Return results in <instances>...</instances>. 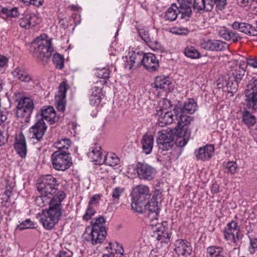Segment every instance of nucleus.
Masks as SVG:
<instances>
[{
  "instance_id": "obj_62",
  "label": "nucleus",
  "mask_w": 257,
  "mask_h": 257,
  "mask_svg": "<svg viewBox=\"0 0 257 257\" xmlns=\"http://www.w3.org/2000/svg\"><path fill=\"white\" fill-rule=\"evenodd\" d=\"M245 91H249V93L257 92V80H254L247 85V88Z\"/></svg>"
},
{
  "instance_id": "obj_29",
  "label": "nucleus",
  "mask_w": 257,
  "mask_h": 257,
  "mask_svg": "<svg viewBox=\"0 0 257 257\" xmlns=\"http://www.w3.org/2000/svg\"><path fill=\"white\" fill-rule=\"evenodd\" d=\"M141 143L143 152L147 155L151 154L154 146L153 136L150 134H145Z\"/></svg>"
},
{
  "instance_id": "obj_60",
  "label": "nucleus",
  "mask_w": 257,
  "mask_h": 257,
  "mask_svg": "<svg viewBox=\"0 0 257 257\" xmlns=\"http://www.w3.org/2000/svg\"><path fill=\"white\" fill-rule=\"evenodd\" d=\"M213 1V5H216V8L217 10L221 11L222 10L225 5H226V0H211Z\"/></svg>"
},
{
  "instance_id": "obj_18",
  "label": "nucleus",
  "mask_w": 257,
  "mask_h": 257,
  "mask_svg": "<svg viewBox=\"0 0 257 257\" xmlns=\"http://www.w3.org/2000/svg\"><path fill=\"white\" fill-rule=\"evenodd\" d=\"M176 113L175 120L177 122L178 130L187 128L185 126L191 123L193 120L192 117L189 114L184 112L178 106H176Z\"/></svg>"
},
{
  "instance_id": "obj_47",
  "label": "nucleus",
  "mask_w": 257,
  "mask_h": 257,
  "mask_svg": "<svg viewBox=\"0 0 257 257\" xmlns=\"http://www.w3.org/2000/svg\"><path fill=\"white\" fill-rule=\"evenodd\" d=\"M96 212V208H93L87 206L85 211L82 217L83 220L87 221L90 220L95 214Z\"/></svg>"
},
{
  "instance_id": "obj_7",
  "label": "nucleus",
  "mask_w": 257,
  "mask_h": 257,
  "mask_svg": "<svg viewBox=\"0 0 257 257\" xmlns=\"http://www.w3.org/2000/svg\"><path fill=\"white\" fill-rule=\"evenodd\" d=\"M222 233L228 244L234 246H237L239 239L240 228L236 222L232 220L227 223Z\"/></svg>"
},
{
  "instance_id": "obj_6",
  "label": "nucleus",
  "mask_w": 257,
  "mask_h": 257,
  "mask_svg": "<svg viewBox=\"0 0 257 257\" xmlns=\"http://www.w3.org/2000/svg\"><path fill=\"white\" fill-rule=\"evenodd\" d=\"M53 167L56 170L64 171L72 165L70 154L67 151H57L51 155Z\"/></svg>"
},
{
  "instance_id": "obj_35",
  "label": "nucleus",
  "mask_w": 257,
  "mask_h": 257,
  "mask_svg": "<svg viewBox=\"0 0 257 257\" xmlns=\"http://www.w3.org/2000/svg\"><path fill=\"white\" fill-rule=\"evenodd\" d=\"M13 75L14 78L23 82H29L32 79V77L28 72L21 67L16 68L14 70Z\"/></svg>"
},
{
  "instance_id": "obj_63",
  "label": "nucleus",
  "mask_w": 257,
  "mask_h": 257,
  "mask_svg": "<svg viewBox=\"0 0 257 257\" xmlns=\"http://www.w3.org/2000/svg\"><path fill=\"white\" fill-rule=\"evenodd\" d=\"M246 63L253 68H257V57H250L246 59Z\"/></svg>"
},
{
  "instance_id": "obj_53",
  "label": "nucleus",
  "mask_w": 257,
  "mask_h": 257,
  "mask_svg": "<svg viewBox=\"0 0 257 257\" xmlns=\"http://www.w3.org/2000/svg\"><path fill=\"white\" fill-rule=\"evenodd\" d=\"M34 226L33 222L29 219L22 222L17 226V228L20 230L32 228Z\"/></svg>"
},
{
  "instance_id": "obj_55",
  "label": "nucleus",
  "mask_w": 257,
  "mask_h": 257,
  "mask_svg": "<svg viewBox=\"0 0 257 257\" xmlns=\"http://www.w3.org/2000/svg\"><path fill=\"white\" fill-rule=\"evenodd\" d=\"M132 202L131 204V207L133 210L135 211L138 213H142L143 211V207L142 204L144 202H141L139 201H135L134 199H132Z\"/></svg>"
},
{
  "instance_id": "obj_43",
  "label": "nucleus",
  "mask_w": 257,
  "mask_h": 257,
  "mask_svg": "<svg viewBox=\"0 0 257 257\" xmlns=\"http://www.w3.org/2000/svg\"><path fill=\"white\" fill-rule=\"evenodd\" d=\"M105 222V219L101 216L94 219L91 222V225L87 227H90L91 229L106 230V228L104 226Z\"/></svg>"
},
{
  "instance_id": "obj_2",
  "label": "nucleus",
  "mask_w": 257,
  "mask_h": 257,
  "mask_svg": "<svg viewBox=\"0 0 257 257\" xmlns=\"http://www.w3.org/2000/svg\"><path fill=\"white\" fill-rule=\"evenodd\" d=\"M31 48L33 49L34 57L43 64L48 62L54 52L52 39H48L47 35L45 34L37 37Z\"/></svg>"
},
{
  "instance_id": "obj_19",
  "label": "nucleus",
  "mask_w": 257,
  "mask_h": 257,
  "mask_svg": "<svg viewBox=\"0 0 257 257\" xmlns=\"http://www.w3.org/2000/svg\"><path fill=\"white\" fill-rule=\"evenodd\" d=\"M154 231L158 233L157 239L162 241H165L166 239H170L172 234V230L169 227L167 221L158 224L154 229Z\"/></svg>"
},
{
  "instance_id": "obj_31",
  "label": "nucleus",
  "mask_w": 257,
  "mask_h": 257,
  "mask_svg": "<svg viewBox=\"0 0 257 257\" xmlns=\"http://www.w3.org/2000/svg\"><path fill=\"white\" fill-rule=\"evenodd\" d=\"M213 1L211 0H194L193 8L198 12L206 11H211L213 7Z\"/></svg>"
},
{
  "instance_id": "obj_59",
  "label": "nucleus",
  "mask_w": 257,
  "mask_h": 257,
  "mask_svg": "<svg viewBox=\"0 0 257 257\" xmlns=\"http://www.w3.org/2000/svg\"><path fill=\"white\" fill-rule=\"evenodd\" d=\"M249 251L251 253H253L257 251V238H250Z\"/></svg>"
},
{
  "instance_id": "obj_21",
  "label": "nucleus",
  "mask_w": 257,
  "mask_h": 257,
  "mask_svg": "<svg viewBox=\"0 0 257 257\" xmlns=\"http://www.w3.org/2000/svg\"><path fill=\"white\" fill-rule=\"evenodd\" d=\"M181 19L187 21L192 14V0H178Z\"/></svg>"
},
{
  "instance_id": "obj_64",
  "label": "nucleus",
  "mask_w": 257,
  "mask_h": 257,
  "mask_svg": "<svg viewBox=\"0 0 257 257\" xmlns=\"http://www.w3.org/2000/svg\"><path fill=\"white\" fill-rule=\"evenodd\" d=\"M7 114L8 113L7 112H0V125L4 123L7 119Z\"/></svg>"
},
{
  "instance_id": "obj_9",
  "label": "nucleus",
  "mask_w": 257,
  "mask_h": 257,
  "mask_svg": "<svg viewBox=\"0 0 257 257\" xmlns=\"http://www.w3.org/2000/svg\"><path fill=\"white\" fill-rule=\"evenodd\" d=\"M176 132L172 130L162 131L159 132V136L157 140L158 148L162 151H168L174 146V141Z\"/></svg>"
},
{
  "instance_id": "obj_33",
  "label": "nucleus",
  "mask_w": 257,
  "mask_h": 257,
  "mask_svg": "<svg viewBox=\"0 0 257 257\" xmlns=\"http://www.w3.org/2000/svg\"><path fill=\"white\" fill-rule=\"evenodd\" d=\"M155 87L164 91H169L171 81L169 77L163 76H158L156 78L154 83Z\"/></svg>"
},
{
  "instance_id": "obj_30",
  "label": "nucleus",
  "mask_w": 257,
  "mask_h": 257,
  "mask_svg": "<svg viewBox=\"0 0 257 257\" xmlns=\"http://www.w3.org/2000/svg\"><path fill=\"white\" fill-rule=\"evenodd\" d=\"M102 89L98 86H94L91 89L90 96V103L92 106H98L100 104L102 96Z\"/></svg>"
},
{
  "instance_id": "obj_20",
  "label": "nucleus",
  "mask_w": 257,
  "mask_h": 257,
  "mask_svg": "<svg viewBox=\"0 0 257 257\" xmlns=\"http://www.w3.org/2000/svg\"><path fill=\"white\" fill-rule=\"evenodd\" d=\"M214 151L213 146L208 145L196 150L194 154L197 160L205 161L211 158Z\"/></svg>"
},
{
  "instance_id": "obj_45",
  "label": "nucleus",
  "mask_w": 257,
  "mask_h": 257,
  "mask_svg": "<svg viewBox=\"0 0 257 257\" xmlns=\"http://www.w3.org/2000/svg\"><path fill=\"white\" fill-rule=\"evenodd\" d=\"M185 55L191 59H197L200 57V54L194 47L192 46L187 47L184 51Z\"/></svg>"
},
{
  "instance_id": "obj_12",
  "label": "nucleus",
  "mask_w": 257,
  "mask_h": 257,
  "mask_svg": "<svg viewBox=\"0 0 257 257\" xmlns=\"http://www.w3.org/2000/svg\"><path fill=\"white\" fill-rule=\"evenodd\" d=\"M145 54L142 51H132L129 53L128 58L126 57V60L124 63V67L128 69L133 67H137L141 65H143L144 58Z\"/></svg>"
},
{
  "instance_id": "obj_4",
  "label": "nucleus",
  "mask_w": 257,
  "mask_h": 257,
  "mask_svg": "<svg viewBox=\"0 0 257 257\" xmlns=\"http://www.w3.org/2000/svg\"><path fill=\"white\" fill-rule=\"evenodd\" d=\"M244 62H240L239 65H236L231 70L230 76L228 78L229 81L227 79L224 81L222 80L218 83L217 85L219 88H226L227 90L231 93L235 92L238 87V83L242 79L244 75L245 70L243 67Z\"/></svg>"
},
{
  "instance_id": "obj_38",
  "label": "nucleus",
  "mask_w": 257,
  "mask_h": 257,
  "mask_svg": "<svg viewBox=\"0 0 257 257\" xmlns=\"http://www.w3.org/2000/svg\"><path fill=\"white\" fill-rule=\"evenodd\" d=\"M197 109V102L192 98H189L186 101L183 107H180V109L184 112L191 114L194 113Z\"/></svg>"
},
{
  "instance_id": "obj_16",
  "label": "nucleus",
  "mask_w": 257,
  "mask_h": 257,
  "mask_svg": "<svg viewBox=\"0 0 257 257\" xmlns=\"http://www.w3.org/2000/svg\"><path fill=\"white\" fill-rule=\"evenodd\" d=\"M201 48L206 50L221 51L227 49L229 45L226 43L218 40H206L201 42Z\"/></svg>"
},
{
  "instance_id": "obj_14",
  "label": "nucleus",
  "mask_w": 257,
  "mask_h": 257,
  "mask_svg": "<svg viewBox=\"0 0 257 257\" xmlns=\"http://www.w3.org/2000/svg\"><path fill=\"white\" fill-rule=\"evenodd\" d=\"M68 87V85L64 82H61L58 88V91L55 96L56 108L58 111L62 112H63L65 109L66 93Z\"/></svg>"
},
{
  "instance_id": "obj_23",
  "label": "nucleus",
  "mask_w": 257,
  "mask_h": 257,
  "mask_svg": "<svg viewBox=\"0 0 257 257\" xmlns=\"http://www.w3.org/2000/svg\"><path fill=\"white\" fill-rule=\"evenodd\" d=\"M143 66L150 72L156 71L159 66V60L152 53L145 54V58H144Z\"/></svg>"
},
{
  "instance_id": "obj_32",
  "label": "nucleus",
  "mask_w": 257,
  "mask_h": 257,
  "mask_svg": "<svg viewBox=\"0 0 257 257\" xmlns=\"http://www.w3.org/2000/svg\"><path fill=\"white\" fill-rule=\"evenodd\" d=\"M177 135L176 140V144L180 147H184L189 140L190 132L187 128H183L182 130L177 131Z\"/></svg>"
},
{
  "instance_id": "obj_37",
  "label": "nucleus",
  "mask_w": 257,
  "mask_h": 257,
  "mask_svg": "<svg viewBox=\"0 0 257 257\" xmlns=\"http://www.w3.org/2000/svg\"><path fill=\"white\" fill-rule=\"evenodd\" d=\"M106 248H110V252L108 253L112 257H122L123 255L124 250L122 245L117 243H109V246Z\"/></svg>"
},
{
  "instance_id": "obj_1",
  "label": "nucleus",
  "mask_w": 257,
  "mask_h": 257,
  "mask_svg": "<svg viewBox=\"0 0 257 257\" xmlns=\"http://www.w3.org/2000/svg\"><path fill=\"white\" fill-rule=\"evenodd\" d=\"M35 198V203L39 207L49 204V208L43 211L41 221L43 227L47 230L52 229L60 220L63 211L62 202L66 198L63 191H59L53 197L42 192Z\"/></svg>"
},
{
  "instance_id": "obj_50",
  "label": "nucleus",
  "mask_w": 257,
  "mask_h": 257,
  "mask_svg": "<svg viewBox=\"0 0 257 257\" xmlns=\"http://www.w3.org/2000/svg\"><path fill=\"white\" fill-rule=\"evenodd\" d=\"M110 71L106 68L98 69L95 75L98 78L102 79H108L109 77Z\"/></svg>"
},
{
  "instance_id": "obj_36",
  "label": "nucleus",
  "mask_w": 257,
  "mask_h": 257,
  "mask_svg": "<svg viewBox=\"0 0 257 257\" xmlns=\"http://www.w3.org/2000/svg\"><path fill=\"white\" fill-rule=\"evenodd\" d=\"M206 257H226V252L220 246H210L207 248Z\"/></svg>"
},
{
  "instance_id": "obj_34",
  "label": "nucleus",
  "mask_w": 257,
  "mask_h": 257,
  "mask_svg": "<svg viewBox=\"0 0 257 257\" xmlns=\"http://www.w3.org/2000/svg\"><path fill=\"white\" fill-rule=\"evenodd\" d=\"M248 91H245V102L246 107L250 110H257V92L249 93Z\"/></svg>"
},
{
  "instance_id": "obj_10",
  "label": "nucleus",
  "mask_w": 257,
  "mask_h": 257,
  "mask_svg": "<svg viewBox=\"0 0 257 257\" xmlns=\"http://www.w3.org/2000/svg\"><path fill=\"white\" fill-rule=\"evenodd\" d=\"M106 235V230L91 229L90 227H86L83 234L86 240L90 241L93 245L102 243Z\"/></svg>"
},
{
  "instance_id": "obj_11",
  "label": "nucleus",
  "mask_w": 257,
  "mask_h": 257,
  "mask_svg": "<svg viewBox=\"0 0 257 257\" xmlns=\"http://www.w3.org/2000/svg\"><path fill=\"white\" fill-rule=\"evenodd\" d=\"M136 170L139 179L145 181L152 180L156 174L155 169L147 164L138 163Z\"/></svg>"
},
{
  "instance_id": "obj_41",
  "label": "nucleus",
  "mask_w": 257,
  "mask_h": 257,
  "mask_svg": "<svg viewBox=\"0 0 257 257\" xmlns=\"http://www.w3.org/2000/svg\"><path fill=\"white\" fill-rule=\"evenodd\" d=\"M120 163V160L118 157L114 153H109L104 156L103 159V163L106 165L114 167L118 165Z\"/></svg>"
},
{
  "instance_id": "obj_42",
  "label": "nucleus",
  "mask_w": 257,
  "mask_h": 257,
  "mask_svg": "<svg viewBox=\"0 0 257 257\" xmlns=\"http://www.w3.org/2000/svg\"><path fill=\"white\" fill-rule=\"evenodd\" d=\"M241 117L244 124L248 127L253 126L256 122L255 117L246 110L243 111Z\"/></svg>"
},
{
  "instance_id": "obj_3",
  "label": "nucleus",
  "mask_w": 257,
  "mask_h": 257,
  "mask_svg": "<svg viewBox=\"0 0 257 257\" xmlns=\"http://www.w3.org/2000/svg\"><path fill=\"white\" fill-rule=\"evenodd\" d=\"M170 106V102L168 99H162L159 102L155 114L158 117V123L161 127L171 124L175 121L176 106L172 110L169 111L167 108Z\"/></svg>"
},
{
  "instance_id": "obj_49",
  "label": "nucleus",
  "mask_w": 257,
  "mask_h": 257,
  "mask_svg": "<svg viewBox=\"0 0 257 257\" xmlns=\"http://www.w3.org/2000/svg\"><path fill=\"white\" fill-rule=\"evenodd\" d=\"M170 32L177 35L185 36L189 33V30L185 28L175 27L171 29Z\"/></svg>"
},
{
  "instance_id": "obj_44",
  "label": "nucleus",
  "mask_w": 257,
  "mask_h": 257,
  "mask_svg": "<svg viewBox=\"0 0 257 257\" xmlns=\"http://www.w3.org/2000/svg\"><path fill=\"white\" fill-rule=\"evenodd\" d=\"M71 141L68 139H61L54 144L55 148L58 149V151L62 152L66 151L71 145Z\"/></svg>"
},
{
  "instance_id": "obj_52",
  "label": "nucleus",
  "mask_w": 257,
  "mask_h": 257,
  "mask_svg": "<svg viewBox=\"0 0 257 257\" xmlns=\"http://www.w3.org/2000/svg\"><path fill=\"white\" fill-rule=\"evenodd\" d=\"M148 44L150 48L154 51L161 53L164 52V49L163 47L162 46L161 43L157 41H150V42H149Z\"/></svg>"
},
{
  "instance_id": "obj_24",
  "label": "nucleus",
  "mask_w": 257,
  "mask_h": 257,
  "mask_svg": "<svg viewBox=\"0 0 257 257\" xmlns=\"http://www.w3.org/2000/svg\"><path fill=\"white\" fill-rule=\"evenodd\" d=\"M40 20L34 14H27L19 20L20 26L25 29H29L39 24Z\"/></svg>"
},
{
  "instance_id": "obj_8",
  "label": "nucleus",
  "mask_w": 257,
  "mask_h": 257,
  "mask_svg": "<svg viewBox=\"0 0 257 257\" xmlns=\"http://www.w3.org/2000/svg\"><path fill=\"white\" fill-rule=\"evenodd\" d=\"M16 115L17 117L25 118L27 121L34 108L33 100L29 97H22L17 100Z\"/></svg>"
},
{
  "instance_id": "obj_26",
  "label": "nucleus",
  "mask_w": 257,
  "mask_h": 257,
  "mask_svg": "<svg viewBox=\"0 0 257 257\" xmlns=\"http://www.w3.org/2000/svg\"><path fill=\"white\" fill-rule=\"evenodd\" d=\"M40 117L43 119H45L50 124L54 123L58 120L54 108L51 106H45L43 107L41 109Z\"/></svg>"
},
{
  "instance_id": "obj_13",
  "label": "nucleus",
  "mask_w": 257,
  "mask_h": 257,
  "mask_svg": "<svg viewBox=\"0 0 257 257\" xmlns=\"http://www.w3.org/2000/svg\"><path fill=\"white\" fill-rule=\"evenodd\" d=\"M131 196L135 201L145 202L151 196L150 188L145 185H137L133 188Z\"/></svg>"
},
{
  "instance_id": "obj_17",
  "label": "nucleus",
  "mask_w": 257,
  "mask_h": 257,
  "mask_svg": "<svg viewBox=\"0 0 257 257\" xmlns=\"http://www.w3.org/2000/svg\"><path fill=\"white\" fill-rule=\"evenodd\" d=\"M174 250L179 255H190L192 251L191 243L185 239H177L174 243Z\"/></svg>"
},
{
  "instance_id": "obj_27",
  "label": "nucleus",
  "mask_w": 257,
  "mask_h": 257,
  "mask_svg": "<svg viewBox=\"0 0 257 257\" xmlns=\"http://www.w3.org/2000/svg\"><path fill=\"white\" fill-rule=\"evenodd\" d=\"M87 155L92 161L98 164H102L103 158L102 156L101 148L98 144H95L91 147Z\"/></svg>"
},
{
  "instance_id": "obj_54",
  "label": "nucleus",
  "mask_w": 257,
  "mask_h": 257,
  "mask_svg": "<svg viewBox=\"0 0 257 257\" xmlns=\"http://www.w3.org/2000/svg\"><path fill=\"white\" fill-rule=\"evenodd\" d=\"M100 199V196L99 195L95 194L93 195L90 198L87 206L96 208L99 205Z\"/></svg>"
},
{
  "instance_id": "obj_46",
  "label": "nucleus",
  "mask_w": 257,
  "mask_h": 257,
  "mask_svg": "<svg viewBox=\"0 0 257 257\" xmlns=\"http://www.w3.org/2000/svg\"><path fill=\"white\" fill-rule=\"evenodd\" d=\"M52 60L57 69H61L63 67L64 58L62 55L55 53L53 55Z\"/></svg>"
},
{
  "instance_id": "obj_5",
  "label": "nucleus",
  "mask_w": 257,
  "mask_h": 257,
  "mask_svg": "<svg viewBox=\"0 0 257 257\" xmlns=\"http://www.w3.org/2000/svg\"><path fill=\"white\" fill-rule=\"evenodd\" d=\"M37 189L39 192L46 194L53 197L58 191L59 183L57 179L51 175L41 177L37 183Z\"/></svg>"
},
{
  "instance_id": "obj_61",
  "label": "nucleus",
  "mask_w": 257,
  "mask_h": 257,
  "mask_svg": "<svg viewBox=\"0 0 257 257\" xmlns=\"http://www.w3.org/2000/svg\"><path fill=\"white\" fill-rule=\"evenodd\" d=\"M22 1L27 5H32L37 7L42 6L44 3V0H22Z\"/></svg>"
},
{
  "instance_id": "obj_57",
  "label": "nucleus",
  "mask_w": 257,
  "mask_h": 257,
  "mask_svg": "<svg viewBox=\"0 0 257 257\" xmlns=\"http://www.w3.org/2000/svg\"><path fill=\"white\" fill-rule=\"evenodd\" d=\"M139 34L141 39L146 43L148 44L151 41V39L148 30L140 29Z\"/></svg>"
},
{
  "instance_id": "obj_39",
  "label": "nucleus",
  "mask_w": 257,
  "mask_h": 257,
  "mask_svg": "<svg viewBox=\"0 0 257 257\" xmlns=\"http://www.w3.org/2000/svg\"><path fill=\"white\" fill-rule=\"evenodd\" d=\"M179 14L181 15L178 6L176 4H172L167 10L165 18L167 20L173 21L176 19Z\"/></svg>"
},
{
  "instance_id": "obj_51",
  "label": "nucleus",
  "mask_w": 257,
  "mask_h": 257,
  "mask_svg": "<svg viewBox=\"0 0 257 257\" xmlns=\"http://www.w3.org/2000/svg\"><path fill=\"white\" fill-rule=\"evenodd\" d=\"M3 14H5L8 17L15 18L19 16V13L17 8H14L11 9L5 8V9H3Z\"/></svg>"
},
{
  "instance_id": "obj_28",
  "label": "nucleus",
  "mask_w": 257,
  "mask_h": 257,
  "mask_svg": "<svg viewBox=\"0 0 257 257\" xmlns=\"http://www.w3.org/2000/svg\"><path fill=\"white\" fill-rule=\"evenodd\" d=\"M14 147L18 154L21 158H25L27 154V147L24 135H20L16 138Z\"/></svg>"
},
{
  "instance_id": "obj_56",
  "label": "nucleus",
  "mask_w": 257,
  "mask_h": 257,
  "mask_svg": "<svg viewBox=\"0 0 257 257\" xmlns=\"http://www.w3.org/2000/svg\"><path fill=\"white\" fill-rule=\"evenodd\" d=\"M225 168L227 170L228 173L231 174H234L237 168V165L235 162L234 161H228L225 165Z\"/></svg>"
},
{
  "instance_id": "obj_48",
  "label": "nucleus",
  "mask_w": 257,
  "mask_h": 257,
  "mask_svg": "<svg viewBox=\"0 0 257 257\" xmlns=\"http://www.w3.org/2000/svg\"><path fill=\"white\" fill-rule=\"evenodd\" d=\"M123 191L124 189L123 188L118 187L113 189L111 193V195L114 203H118L119 197L123 192Z\"/></svg>"
},
{
  "instance_id": "obj_58",
  "label": "nucleus",
  "mask_w": 257,
  "mask_h": 257,
  "mask_svg": "<svg viewBox=\"0 0 257 257\" xmlns=\"http://www.w3.org/2000/svg\"><path fill=\"white\" fill-rule=\"evenodd\" d=\"M73 252L67 248L60 250L55 255V257H72Z\"/></svg>"
},
{
  "instance_id": "obj_40",
  "label": "nucleus",
  "mask_w": 257,
  "mask_h": 257,
  "mask_svg": "<svg viewBox=\"0 0 257 257\" xmlns=\"http://www.w3.org/2000/svg\"><path fill=\"white\" fill-rule=\"evenodd\" d=\"M219 34L222 38L227 41L232 40L235 42L240 39L238 34L225 29L220 30Z\"/></svg>"
},
{
  "instance_id": "obj_15",
  "label": "nucleus",
  "mask_w": 257,
  "mask_h": 257,
  "mask_svg": "<svg viewBox=\"0 0 257 257\" xmlns=\"http://www.w3.org/2000/svg\"><path fill=\"white\" fill-rule=\"evenodd\" d=\"M37 118L35 123L30 128L29 132L32 138L40 140L43 137L47 127L42 118H39L38 115Z\"/></svg>"
},
{
  "instance_id": "obj_22",
  "label": "nucleus",
  "mask_w": 257,
  "mask_h": 257,
  "mask_svg": "<svg viewBox=\"0 0 257 257\" xmlns=\"http://www.w3.org/2000/svg\"><path fill=\"white\" fill-rule=\"evenodd\" d=\"M161 194L159 192L155 193L151 200L148 203L145 205V209L148 211L149 214H152L153 217L158 216L159 213V209L158 207V199L161 198Z\"/></svg>"
},
{
  "instance_id": "obj_25",
  "label": "nucleus",
  "mask_w": 257,
  "mask_h": 257,
  "mask_svg": "<svg viewBox=\"0 0 257 257\" xmlns=\"http://www.w3.org/2000/svg\"><path fill=\"white\" fill-rule=\"evenodd\" d=\"M232 27L234 30H238L239 32L250 36L257 35V29L254 28L248 23L234 22L232 24Z\"/></svg>"
}]
</instances>
